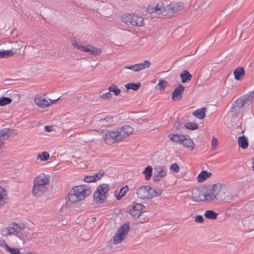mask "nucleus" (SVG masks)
I'll list each match as a JSON object with an SVG mask.
<instances>
[{"label": "nucleus", "mask_w": 254, "mask_h": 254, "mask_svg": "<svg viewBox=\"0 0 254 254\" xmlns=\"http://www.w3.org/2000/svg\"><path fill=\"white\" fill-rule=\"evenodd\" d=\"M24 229L25 225L23 223H12L9 226L3 228L1 234L4 236L15 235L18 239L23 240L24 237L20 233Z\"/></svg>", "instance_id": "nucleus-1"}, {"label": "nucleus", "mask_w": 254, "mask_h": 254, "mask_svg": "<svg viewBox=\"0 0 254 254\" xmlns=\"http://www.w3.org/2000/svg\"><path fill=\"white\" fill-rule=\"evenodd\" d=\"M222 185L220 183L208 186L204 189V193L206 194V201H210L215 199L219 194Z\"/></svg>", "instance_id": "nucleus-2"}, {"label": "nucleus", "mask_w": 254, "mask_h": 254, "mask_svg": "<svg viewBox=\"0 0 254 254\" xmlns=\"http://www.w3.org/2000/svg\"><path fill=\"white\" fill-rule=\"evenodd\" d=\"M109 190V186L107 184H102L97 188L93 196L94 199L98 203H102L107 199L105 195Z\"/></svg>", "instance_id": "nucleus-3"}, {"label": "nucleus", "mask_w": 254, "mask_h": 254, "mask_svg": "<svg viewBox=\"0 0 254 254\" xmlns=\"http://www.w3.org/2000/svg\"><path fill=\"white\" fill-rule=\"evenodd\" d=\"M122 134L117 129L116 130L106 131L103 134V138L105 143L111 145L122 140Z\"/></svg>", "instance_id": "nucleus-4"}, {"label": "nucleus", "mask_w": 254, "mask_h": 254, "mask_svg": "<svg viewBox=\"0 0 254 254\" xmlns=\"http://www.w3.org/2000/svg\"><path fill=\"white\" fill-rule=\"evenodd\" d=\"M122 18L124 22L127 24H129L133 26H141L143 24L144 19L141 16L134 14L124 15Z\"/></svg>", "instance_id": "nucleus-5"}, {"label": "nucleus", "mask_w": 254, "mask_h": 254, "mask_svg": "<svg viewBox=\"0 0 254 254\" xmlns=\"http://www.w3.org/2000/svg\"><path fill=\"white\" fill-rule=\"evenodd\" d=\"M129 231V223L124 224L119 228L118 233L114 237V243L115 244L121 243L125 238Z\"/></svg>", "instance_id": "nucleus-6"}, {"label": "nucleus", "mask_w": 254, "mask_h": 254, "mask_svg": "<svg viewBox=\"0 0 254 254\" xmlns=\"http://www.w3.org/2000/svg\"><path fill=\"white\" fill-rule=\"evenodd\" d=\"M48 189V186L34 182L32 191V194L35 196H41Z\"/></svg>", "instance_id": "nucleus-7"}, {"label": "nucleus", "mask_w": 254, "mask_h": 254, "mask_svg": "<svg viewBox=\"0 0 254 254\" xmlns=\"http://www.w3.org/2000/svg\"><path fill=\"white\" fill-rule=\"evenodd\" d=\"M192 197L193 200L196 202L206 201V194L204 193V189L202 190H193L192 191Z\"/></svg>", "instance_id": "nucleus-8"}, {"label": "nucleus", "mask_w": 254, "mask_h": 254, "mask_svg": "<svg viewBox=\"0 0 254 254\" xmlns=\"http://www.w3.org/2000/svg\"><path fill=\"white\" fill-rule=\"evenodd\" d=\"M183 3L181 2H172L166 7V11L168 13H176L183 8Z\"/></svg>", "instance_id": "nucleus-9"}, {"label": "nucleus", "mask_w": 254, "mask_h": 254, "mask_svg": "<svg viewBox=\"0 0 254 254\" xmlns=\"http://www.w3.org/2000/svg\"><path fill=\"white\" fill-rule=\"evenodd\" d=\"M75 191V192L78 194V195L83 196V199L85 197L89 195L91 193V191L88 189H87L85 186H78L73 188L72 189Z\"/></svg>", "instance_id": "nucleus-10"}, {"label": "nucleus", "mask_w": 254, "mask_h": 254, "mask_svg": "<svg viewBox=\"0 0 254 254\" xmlns=\"http://www.w3.org/2000/svg\"><path fill=\"white\" fill-rule=\"evenodd\" d=\"M149 186H144L137 189L136 194L138 197L141 199L149 198Z\"/></svg>", "instance_id": "nucleus-11"}, {"label": "nucleus", "mask_w": 254, "mask_h": 254, "mask_svg": "<svg viewBox=\"0 0 254 254\" xmlns=\"http://www.w3.org/2000/svg\"><path fill=\"white\" fill-rule=\"evenodd\" d=\"M119 133H121L122 140L127 137L132 133L134 130L133 128L129 125H124L121 128H118Z\"/></svg>", "instance_id": "nucleus-12"}, {"label": "nucleus", "mask_w": 254, "mask_h": 254, "mask_svg": "<svg viewBox=\"0 0 254 254\" xmlns=\"http://www.w3.org/2000/svg\"><path fill=\"white\" fill-rule=\"evenodd\" d=\"M184 90L185 87L182 84H179L172 93V99L174 100H180L182 97V94Z\"/></svg>", "instance_id": "nucleus-13"}, {"label": "nucleus", "mask_w": 254, "mask_h": 254, "mask_svg": "<svg viewBox=\"0 0 254 254\" xmlns=\"http://www.w3.org/2000/svg\"><path fill=\"white\" fill-rule=\"evenodd\" d=\"M186 148H190L192 150L195 147V144L189 135H185L181 144Z\"/></svg>", "instance_id": "nucleus-14"}, {"label": "nucleus", "mask_w": 254, "mask_h": 254, "mask_svg": "<svg viewBox=\"0 0 254 254\" xmlns=\"http://www.w3.org/2000/svg\"><path fill=\"white\" fill-rule=\"evenodd\" d=\"M74 190H71L68 195V200L72 203H76L78 201L83 200V196L78 195Z\"/></svg>", "instance_id": "nucleus-15"}, {"label": "nucleus", "mask_w": 254, "mask_h": 254, "mask_svg": "<svg viewBox=\"0 0 254 254\" xmlns=\"http://www.w3.org/2000/svg\"><path fill=\"white\" fill-rule=\"evenodd\" d=\"M167 174V170L165 168H160L159 171H156L154 173L153 180L154 182H158L161 178L165 177Z\"/></svg>", "instance_id": "nucleus-16"}, {"label": "nucleus", "mask_w": 254, "mask_h": 254, "mask_svg": "<svg viewBox=\"0 0 254 254\" xmlns=\"http://www.w3.org/2000/svg\"><path fill=\"white\" fill-rule=\"evenodd\" d=\"M150 64V62L147 60L144 61L141 63L134 64H133V71L137 72L146 68L149 67Z\"/></svg>", "instance_id": "nucleus-17"}, {"label": "nucleus", "mask_w": 254, "mask_h": 254, "mask_svg": "<svg viewBox=\"0 0 254 254\" xmlns=\"http://www.w3.org/2000/svg\"><path fill=\"white\" fill-rule=\"evenodd\" d=\"M34 182H38L39 184H43L49 186V179L47 176L44 174H41L37 177H36L34 180Z\"/></svg>", "instance_id": "nucleus-18"}, {"label": "nucleus", "mask_w": 254, "mask_h": 254, "mask_svg": "<svg viewBox=\"0 0 254 254\" xmlns=\"http://www.w3.org/2000/svg\"><path fill=\"white\" fill-rule=\"evenodd\" d=\"M250 96L238 98L235 102V106L240 110L244 107L245 105L249 102Z\"/></svg>", "instance_id": "nucleus-19"}, {"label": "nucleus", "mask_w": 254, "mask_h": 254, "mask_svg": "<svg viewBox=\"0 0 254 254\" xmlns=\"http://www.w3.org/2000/svg\"><path fill=\"white\" fill-rule=\"evenodd\" d=\"M35 104L41 108H46L51 105V103L45 98H36L34 100Z\"/></svg>", "instance_id": "nucleus-20"}, {"label": "nucleus", "mask_w": 254, "mask_h": 254, "mask_svg": "<svg viewBox=\"0 0 254 254\" xmlns=\"http://www.w3.org/2000/svg\"><path fill=\"white\" fill-rule=\"evenodd\" d=\"M163 190L159 189H152L149 186V198L151 199L155 197H157L161 195Z\"/></svg>", "instance_id": "nucleus-21"}, {"label": "nucleus", "mask_w": 254, "mask_h": 254, "mask_svg": "<svg viewBox=\"0 0 254 254\" xmlns=\"http://www.w3.org/2000/svg\"><path fill=\"white\" fill-rule=\"evenodd\" d=\"M184 136V134H169L168 138L172 141L181 144Z\"/></svg>", "instance_id": "nucleus-22"}, {"label": "nucleus", "mask_w": 254, "mask_h": 254, "mask_svg": "<svg viewBox=\"0 0 254 254\" xmlns=\"http://www.w3.org/2000/svg\"><path fill=\"white\" fill-rule=\"evenodd\" d=\"M245 71L243 67H237L234 71V74L235 76V78L236 80H240L242 77L245 75Z\"/></svg>", "instance_id": "nucleus-23"}, {"label": "nucleus", "mask_w": 254, "mask_h": 254, "mask_svg": "<svg viewBox=\"0 0 254 254\" xmlns=\"http://www.w3.org/2000/svg\"><path fill=\"white\" fill-rule=\"evenodd\" d=\"M238 142L239 147L242 149L247 148L249 145L248 139L244 135L239 137Z\"/></svg>", "instance_id": "nucleus-24"}, {"label": "nucleus", "mask_w": 254, "mask_h": 254, "mask_svg": "<svg viewBox=\"0 0 254 254\" xmlns=\"http://www.w3.org/2000/svg\"><path fill=\"white\" fill-rule=\"evenodd\" d=\"M180 77L183 83H186L191 80L192 78L191 74L188 70H184L180 74Z\"/></svg>", "instance_id": "nucleus-25"}, {"label": "nucleus", "mask_w": 254, "mask_h": 254, "mask_svg": "<svg viewBox=\"0 0 254 254\" xmlns=\"http://www.w3.org/2000/svg\"><path fill=\"white\" fill-rule=\"evenodd\" d=\"M211 173L207 172L205 171H202L197 177V181L198 182H202L204 181L207 178L211 176Z\"/></svg>", "instance_id": "nucleus-26"}, {"label": "nucleus", "mask_w": 254, "mask_h": 254, "mask_svg": "<svg viewBox=\"0 0 254 254\" xmlns=\"http://www.w3.org/2000/svg\"><path fill=\"white\" fill-rule=\"evenodd\" d=\"M128 188L127 186H126L125 187L121 189L120 191L118 193V194H117L118 191H116L115 193V195L117 198V200L121 199V198L126 195V194L128 191Z\"/></svg>", "instance_id": "nucleus-27"}, {"label": "nucleus", "mask_w": 254, "mask_h": 254, "mask_svg": "<svg viewBox=\"0 0 254 254\" xmlns=\"http://www.w3.org/2000/svg\"><path fill=\"white\" fill-rule=\"evenodd\" d=\"M206 108L205 107L197 109L193 112L192 115L196 116L199 119H202L205 116Z\"/></svg>", "instance_id": "nucleus-28"}, {"label": "nucleus", "mask_w": 254, "mask_h": 254, "mask_svg": "<svg viewBox=\"0 0 254 254\" xmlns=\"http://www.w3.org/2000/svg\"><path fill=\"white\" fill-rule=\"evenodd\" d=\"M100 121L102 124V125L105 126H109L112 125L114 123L113 117L108 116L104 119H101Z\"/></svg>", "instance_id": "nucleus-29"}, {"label": "nucleus", "mask_w": 254, "mask_h": 254, "mask_svg": "<svg viewBox=\"0 0 254 254\" xmlns=\"http://www.w3.org/2000/svg\"><path fill=\"white\" fill-rule=\"evenodd\" d=\"M9 130V129L8 128L0 129V140H4L8 139L10 134Z\"/></svg>", "instance_id": "nucleus-30"}, {"label": "nucleus", "mask_w": 254, "mask_h": 254, "mask_svg": "<svg viewBox=\"0 0 254 254\" xmlns=\"http://www.w3.org/2000/svg\"><path fill=\"white\" fill-rule=\"evenodd\" d=\"M87 49L89 51H86V52H89L90 54L93 55H98L101 53V50L99 48H95L92 45H87Z\"/></svg>", "instance_id": "nucleus-31"}, {"label": "nucleus", "mask_w": 254, "mask_h": 254, "mask_svg": "<svg viewBox=\"0 0 254 254\" xmlns=\"http://www.w3.org/2000/svg\"><path fill=\"white\" fill-rule=\"evenodd\" d=\"M72 46L74 49H78L81 51H83L84 52H86V51H89V50L87 49V45L85 47L81 44H78L75 41H73L72 42Z\"/></svg>", "instance_id": "nucleus-32"}, {"label": "nucleus", "mask_w": 254, "mask_h": 254, "mask_svg": "<svg viewBox=\"0 0 254 254\" xmlns=\"http://www.w3.org/2000/svg\"><path fill=\"white\" fill-rule=\"evenodd\" d=\"M204 215L207 219L214 220L217 218L218 214L212 210H209L205 212Z\"/></svg>", "instance_id": "nucleus-33"}, {"label": "nucleus", "mask_w": 254, "mask_h": 254, "mask_svg": "<svg viewBox=\"0 0 254 254\" xmlns=\"http://www.w3.org/2000/svg\"><path fill=\"white\" fill-rule=\"evenodd\" d=\"M145 175V179L147 181L150 180L152 175V168L150 166H147L143 171Z\"/></svg>", "instance_id": "nucleus-34"}, {"label": "nucleus", "mask_w": 254, "mask_h": 254, "mask_svg": "<svg viewBox=\"0 0 254 254\" xmlns=\"http://www.w3.org/2000/svg\"><path fill=\"white\" fill-rule=\"evenodd\" d=\"M14 52L12 50H0V58H8L12 57Z\"/></svg>", "instance_id": "nucleus-35"}, {"label": "nucleus", "mask_w": 254, "mask_h": 254, "mask_svg": "<svg viewBox=\"0 0 254 254\" xmlns=\"http://www.w3.org/2000/svg\"><path fill=\"white\" fill-rule=\"evenodd\" d=\"M141 86V84L139 82L129 83L125 85V87L127 89H132L134 91L137 90Z\"/></svg>", "instance_id": "nucleus-36"}, {"label": "nucleus", "mask_w": 254, "mask_h": 254, "mask_svg": "<svg viewBox=\"0 0 254 254\" xmlns=\"http://www.w3.org/2000/svg\"><path fill=\"white\" fill-rule=\"evenodd\" d=\"M108 89L110 92H113L116 96L119 95L121 92V90L114 84H112Z\"/></svg>", "instance_id": "nucleus-37"}, {"label": "nucleus", "mask_w": 254, "mask_h": 254, "mask_svg": "<svg viewBox=\"0 0 254 254\" xmlns=\"http://www.w3.org/2000/svg\"><path fill=\"white\" fill-rule=\"evenodd\" d=\"M156 13L157 14H161L164 11L166 10V8L163 6L162 2H158L155 4Z\"/></svg>", "instance_id": "nucleus-38"}, {"label": "nucleus", "mask_w": 254, "mask_h": 254, "mask_svg": "<svg viewBox=\"0 0 254 254\" xmlns=\"http://www.w3.org/2000/svg\"><path fill=\"white\" fill-rule=\"evenodd\" d=\"M11 102V99L9 97H2L0 98V106H1L10 104Z\"/></svg>", "instance_id": "nucleus-39"}, {"label": "nucleus", "mask_w": 254, "mask_h": 254, "mask_svg": "<svg viewBox=\"0 0 254 254\" xmlns=\"http://www.w3.org/2000/svg\"><path fill=\"white\" fill-rule=\"evenodd\" d=\"M185 127L190 130H195L198 128V126L196 123L189 122L185 124Z\"/></svg>", "instance_id": "nucleus-40"}, {"label": "nucleus", "mask_w": 254, "mask_h": 254, "mask_svg": "<svg viewBox=\"0 0 254 254\" xmlns=\"http://www.w3.org/2000/svg\"><path fill=\"white\" fill-rule=\"evenodd\" d=\"M50 155L48 152L44 151L38 154L37 159L41 161H46L49 158Z\"/></svg>", "instance_id": "nucleus-41"}, {"label": "nucleus", "mask_w": 254, "mask_h": 254, "mask_svg": "<svg viewBox=\"0 0 254 254\" xmlns=\"http://www.w3.org/2000/svg\"><path fill=\"white\" fill-rule=\"evenodd\" d=\"M6 198V191L2 187H0V204L5 203Z\"/></svg>", "instance_id": "nucleus-42"}, {"label": "nucleus", "mask_w": 254, "mask_h": 254, "mask_svg": "<svg viewBox=\"0 0 254 254\" xmlns=\"http://www.w3.org/2000/svg\"><path fill=\"white\" fill-rule=\"evenodd\" d=\"M168 85V83L167 81L163 79H160L159 80V82L157 84V86L158 87V89L160 91L164 90L166 87V86Z\"/></svg>", "instance_id": "nucleus-43"}, {"label": "nucleus", "mask_w": 254, "mask_h": 254, "mask_svg": "<svg viewBox=\"0 0 254 254\" xmlns=\"http://www.w3.org/2000/svg\"><path fill=\"white\" fill-rule=\"evenodd\" d=\"M84 181L87 183L95 182L97 181L96 177L94 175L92 176H86L84 178Z\"/></svg>", "instance_id": "nucleus-44"}, {"label": "nucleus", "mask_w": 254, "mask_h": 254, "mask_svg": "<svg viewBox=\"0 0 254 254\" xmlns=\"http://www.w3.org/2000/svg\"><path fill=\"white\" fill-rule=\"evenodd\" d=\"M240 110H238V108L235 106L234 104L232 108H231V112L232 114V116L234 118H237L239 116V112Z\"/></svg>", "instance_id": "nucleus-45"}, {"label": "nucleus", "mask_w": 254, "mask_h": 254, "mask_svg": "<svg viewBox=\"0 0 254 254\" xmlns=\"http://www.w3.org/2000/svg\"><path fill=\"white\" fill-rule=\"evenodd\" d=\"M170 169L173 173H178L180 168L177 163H174L170 166Z\"/></svg>", "instance_id": "nucleus-46"}, {"label": "nucleus", "mask_w": 254, "mask_h": 254, "mask_svg": "<svg viewBox=\"0 0 254 254\" xmlns=\"http://www.w3.org/2000/svg\"><path fill=\"white\" fill-rule=\"evenodd\" d=\"M6 251H8L11 254H19L20 251L18 248H12L10 247H7Z\"/></svg>", "instance_id": "nucleus-47"}, {"label": "nucleus", "mask_w": 254, "mask_h": 254, "mask_svg": "<svg viewBox=\"0 0 254 254\" xmlns=\"http://www.w3.org/2000/svg\"><path fill=\"white\" fill-rule=\"evenodd\" d=\"M145 207L141 204L136 203L132 207V209L136 211H141V210Z\"/></svg>", "instance_id": "nucleus-48"}, {"label": "nucleus", "mask_w": 254, "mask_h": 254, "mask_svg": "<svg viewBox=\"0 0 254 254\" xmlns=\"http://www.w3.org/2000/svg\"><path fill=\"white\" fill-rule=\"evenodd\" d=\"M112 94L111 93L110 91L107 92L106 93L103 94L102 95H100V98H102L104 100L109 99L112 97Z\"/></svg>", "instance_id": "nucleus-49"}, {"label": "nucleus", "mask_w": 254, "mask_h": 254, "mask_svg": "<svg viewBox=\"0 0 254 254\" xmlns=\"http://www.w3.org/2000/svg\"><path fill=\"white\" fill-rule=\"evenodd\" d=\"M129 213L134 218H137L141 215V211H136L133 209L130 210Z\"/></svg>", "instance_id": "nucleus-50"}, {"label": "nucleus", "mask_w": 254, "mask_h": 254, "mask_svg": "<svg viewBox=\"0 0 254 254\" xmlns=\"http://www.w3.org/2000/svg\"><path fill=\"white\" fill-rule=\"evenodd\" d=\"M155 4H152L148 5L147 8V10L150 13L156 12Z\"/></svg>", "instance_id": "nucleus-51"}, {"label": "nucleus", "mask_w": 254, "mask_h": 254, "mask_svg": "<svg viewBox=\"0 0 254 254\" xmlns=\"http://www.w3.org/2000/svg\"><path fill=\"white\" fill-rule=\"evenodd\" d=\"M105 173L104 171L100 170L97 173L95 174V176L96 177V179L97 181L99 180L104 175Z\"/></svg>", "instance_id": "nucleus-52"}, {"label": "nucleus", "mask_w": 254, "mask_h": 254, "mask_svg": "<svg viewBox=\"0 0 254 254\" xmlns=\"http://www.w3.org/2000/svg\"><path fill=\"white\" fill-rule=\"evenodd\" d=\"M195 221L197 223H202L204 221V218L202 215H197L195 218Z\"/></svg>", "instance_id": "nucleus-53"}, {"label": "nucleus", "mask_w": 254, "mask_h": 254, "mask_svg": "<svg viewBox=\"0 0 254 254\" xmlns=\"http://www.w3.org/2000/svg\"><path fill=\"white\" fill-rule=\"evenodd\" d=\"M0 246L1 247H3L5 249V250H6L7 249V247H9V246H8V245L6 243V242H5L4 240H3V241H0Z\"/></svg>", "instance_id": "nucleus-54"}, {"label": "nucleus", "mask_w": 254, "mask_h": 254, "mask_svg": "<svg viewBox=\"0 0 254 254\" xmlns=\"http://www.w3.org/2000/svg\"><path fill=\"white\" fill-rule=\"evenodd\" d=\"M182 125L180 124L179 122H176L174 124V128H176V129H180L182 128H183V126H181Z\"/></svg>", "instance_id": "nucleus-55"}, {"label": "nucleus", "mask_w": 254, "mask_h": 254, "mask_svg": "<svg viewBox=\"0 0 254 254\" xmlns=\"http://www.w3.org/2000/svg\"><path fill=\"white\" fill-rule=\"evenodd\" d=\"M218 140L216 138L213 137L212 140L211 144L213 146H216L217 144Z\"/></svg>", "instance_id": "nucleus-56"}, {"label": "nucleus", "mask_w": 254, "mask_h": 254, "mask_svg": "<svg viewBox=\"0 0 254 254\" xmlns=\"http://www.w3.org/2000/svg\"><path fill=\"white\" fill-rule=\"evenodd\" d=\"M45 130L47 132H50L53 130V127L51 126H46L45 127Z\"/></svg>", "instance_id": "nucleus-57"}, {"label": "nucleus", "mask_w": 254, "mask_h": 254, "mask_svg": "<svg viewBox=\"0 0 254 254\" xmlns=\"http://www.w3.org/2000/svg\"><path fill=\"white\" fill-rule=\"evenodd\" d=\"M133 65H126L125 66L124 68V69H130V70H132L133 71Z\"/></svg>", "instance_id": "nucleus-58"}, {"label": "nucleus", "mask_w": 254, "mask_h": 254, "mask_svg": "<svg viewBox=\"0 0 254 254\" xmlns=\"http://www.w3.org/2000/svg\"><path fill=\"white\" fill-rule=\"evenodd\" d=\"M60 97L58 98V99H57L54 100H53V101H51V100H50L51 101V102H50V103H51V104L52 103H56V102L58 100H59V99H60Z\"/></svg>", "instance_id": "nucleus-59"}, {"label": "nucleus", "mask_w": 254, "mask_h": 254, "mask_svg": "<svg viewBox=\"0 0 254 254\" xmlns=\"http://www.w3.org/2000/svg\"><path fill=\"white\" fill-rule=\"evenodd\" d=\"M252 163H253V166H252V167H253V170H254V159H253V162H252Z\"/></svg>", "instance_id": "nucleus-60"}]
</instances>
